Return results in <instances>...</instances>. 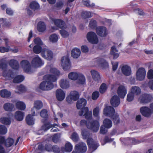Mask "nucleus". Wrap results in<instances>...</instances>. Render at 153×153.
Returning a JSON list of instances; mask_svg holds the SVG:
<instances>
[{"instance_id":"1","label":"nucleus","mask_w":153,"mask_h":153,"mask_svg":"<svg viewBox=\"0 0 153 153\" xmlns=\"http://www.w3.org/2000/svg\"><path fill=\"white\" fill-rule=\"evenodd\" d=\"M44 78L45 81L42 82L40 84L39 88L42 90H50L53 88L54 85L53 82L57 80L56 76L52 74L45 75Z\"/></svg>"},{"instance_id":"2","label":"nucleus","mask_w":153,"mask_h":153,"mask_svg":"<svg viewBox=\"0 0 153 153\" xmlns=\"http://www.w3.org/2000/svg\"><path fill=\"white\" fill-rule=\"evenodd\" d=\"M87 103L86 100L83 98H80L77 102L76 106L78 109H82L79 113L80 116H85L86 119H89L92 117L91 112H88V108L85 106Z\"/></svg>"},{"instance_id":"3","label":"nucleus","mask_w":153,"mask_h":153,"mask_svg":"<svg viewBox=\"0 0 153 153\" xmlns=\"http://www.w3.org/2000/svg\"><path fill=\"white\" fill-rule=\"evenodd\" d=\"M92 117L89 119H87L88 120L87 122L84 120H81L80 124L82 126L86 125L88 128L91 129L94 132H97L99 129V123L97 121L92 120Z\"/></svg>"},{"instance_id":"4","label":"nucleus","mask_w":153,"mask_h":153,"mask_svg":"<svg viewBox=\"0 0 153 153\" xmlns=\"http://www.w3.org/2000/svg\"><path fill=\"white\" fill-rule=\"evenodd\" d=\"M103 114L105 116L111 117L114 120L115 123L117 124L120 120L118 115L115 114L114 109L111 106H106L103 110Z\"/></svg>"},{"instance_id":"5","label":"nucleus","mask_w":153,"mask_h":153,"mask_svg":"<svg viewBox=\"0 0 153 153\" xmlns=\"http://www.w3.org/2000/svg\"><path fill=\"white\" fill-rule=\"evenodd\" d=\"M68 78L72 80L77 79L79 84L83 85L85 83V76L82 74H78L75 72H71L68 75Z\"/></svg>"},{"instance_id":"6","label":"nucleus","mask_w":153,"mask_h":153,"mask_svg":"<svg viewBox=\"0 0 153 153\" xmlns=\"http://www.w3.org/2000/svg\"><path fill=\"white\" fill-rule=\"evenodd\" d=\"M61 65L63 70L65 71H69L71 67V63L68 56L62 57L61 60Z\"/></svg>"},{"instance_id":"7","label":"nucleus","mask_w":153,"mask_h":153,"mask_svg":"<svg viewBox=\"0 0 153 153\" xmlns=\"http://www.w3.org/2000/svg\"><path fill=\"white\" fill-rule=\"evenodd\" d=\"M86 38L88 41L92 44H97L98 42L97 36L93 31L88 32L87 34Z\"/></svg>"},{"instance_id":"8","label":"nucleus","mask_w":153,"mask_h":153,"mask_svg":"<svg viewBox=\"0 0 153 153\" xmlns=\"http://www.w3.org/2000/svg\"><path fill=\"white\" fill-rule=\"evenodd\" d=\"M95 64L100 66L103 69L108 67V63L104 59L101 57H98L94 59Z\"/></svg>"},{"instance_id":"9","label":"nucleus","mask_w":153,"mask_h":153,"mask_svg":"<svg viewBox=\"0 0 153 153\" xmlns=\"http://www.w3.org/2000/svg\"><path fill=\"white\" fill-rule=\"evenodd\" d=\"M41 54L43 58L49 60H51L53 58V54L52 52L48 49H43Z\"/></svg>"},{"instance_id":"10","label":"nucleus","mask_w":153,"mask_h":153,"mask_svg":"<svg viewBox=\"0 0 153 153\" xmlns=\"http://www.w3.org/2000/svg\"><path fill=\"white\" fill-rule=\"evenodd\" d=\"M96 31L99 36L102 37H105L107 34L106 28L104 26H99L96 28Z\"/></svg>"},{"instance_id":"11","label":"nucleus","mask_w":153,"mask_h":153,"mask_svg":"<svg viewBox=\"0 0 153 153\" xmlns=\"http://www.w3.org/2000/svg\"><path fill=\"white\" fill-rule=\"evenodd\" d=\"M146 74L145 69L143 68H139L136 73V77L138 80L142 81L145 78Z\"/></svg>"},{"instance_id":"12","label":"nucleus","mask_w":153,"mask_h":153,"mask_svg":"<svg viewBox=\"0 0 153 153\" xmlns=\"http://www.w3.org/2000/svg\"><path fill=\"white\" fill-rule=\"evenodd\" d=\"M31 64L33 66L38 68L42 66L44 64V63L39 56L36 55L33 59L31 61Z\"/></svg>"},{"instance_id":"13","label":"nucleus","mask_w":153,"mask_h":153,"mask_svg":"<svg viewBox=\"0 0 153 153\" xmlns=\"http://www.w3.org/2000/svg\"><path fill=\"white\" fill-rule=\"evenodd\" d=\"M75 149L77 152L84 153L86 152L87 148L85 143L80 142L75 146Z\"/></svg>"},{"instance_id":"14","label":"nucleus","mask_w":153,"mask_h":153,"mask_svg":"<svg viewBox=\"0 0 153 153\" xmlns=\"http://www.w3.org/2000/svg\"><path fill=\"white\" fill-rule=\"evenodd\" d=\"M52 21L57 27L61 29H65V22L62 20L60 19H52Z\"/></svg>"},{"instance_id":"15","label":"nucleus","mask_w":153,"mask_h":153,"mask_svg":"<svg viewBox=\"0 0 153 153\" xmlns=\"http://www.w3.org/2000/svg\"><path fill=\"white\" fill-rule=\"evenodd\" d=\"M21 65L25 72L28 73L31 71V66L28 61L26 60H23L21 62Z\"/></svg>"},{"instance_id":"16","label":"nucleus","mask_w":153,"mask_h":153,"mask_svg":"<svg viewBox=\"0 0 153 153\" xmlns=\"http://www.w3.org/2000/svg\"><path fill=\"white\" fill-rule=\"evenodd\" d=\"M87 141L89 147L94 151L96 150L99 146L97 142L94 141L92 138H88Z\"/></svg>"},{"instance_id":"17","label":"nucleus","mask_w":153,"mask_h":153,"mask_svg":"<svg viewBox=\"0 0 153 153\" xmlns=\"http://www.w3.org/2000/svg\"><path fill=\"white\" fill-rule=\"evenodd\" d=\"M141 92L140 88L137 86H132L131 89V91L127 94V96H134L139 94Z\"/></svg>"},{"instance_id":"18","label":"nucleus","mask_w":153,"mask_h":153,"mask_svg":"<svg viewBox=\"0 0 153 153\" xmlns=\"http://www.w3.org/2000/svg\"><path fill=\"white\" fill-rule=\"evenodd\" d=\"M140 112L143 115L146 117H149L152 114L150 108L147 107H141Z\"/></svg>"},{"instance_id":"19","label":"nucleus","mask_w":153,"mask_h":153,"mask_svg":"<svg viewBox=\"0 0 153 153\" xmlns=\"http://www.w3.org/2000/svg\"><path fill=\"white\" fill-rule=\"evenodd\" d=\"M127 89L125 86L120 85L117 89L118 96H126L127 93Z\"/></svg>"},{"instance_id":"20","label":"nucleus","mask_w":153,"mask_h":153,"mask_svg":"<svg viewBox=\"0 0 153 153\" xmlns=\"http://www.w3.org/2000/svg\"><path fill=\"white\" fill-rule=\"evenodd\" d=\"M110 103L113 107H117L120 103V100L119 96H113L111 100Z\"/></svg>"},{"instance_id":"21","label":"nucleus","mask_w":153,"mask_h":153,"mask_svg":"<svg viewBox=\"0 0 153 153\" xmlns=\"http://www.w3.org/2000/svg\"><path fill=\"white\" fill-rule=\"evenodd\" d=\"M2 76L8 79H11L13 78V73L12 70L9 69L8 71L4 70L2 72Z\"/></svg>"},{"instance_id":"22","label":"nucleus","mask_w":153,"mask_h":153,"mask_svg":"<svg viewBox=\"0 0 153 153\" xmlns=\"http://www.w3.org/2000/svg\"><path fill=\"white\" fill-rule=\"evenodd\" d=\"M9 64L11 68L15 70H18L19 68V64L18 62L16 60L14 59L10 60Z\"/></svg>"},{"instance_id":"23","label":"nucleus","mask_w":153,"mask_h":153,"mask_svg":"<svg viewBox=\"0 0 153 153\" xmlns=\"http://www.w3.org/2000/svg\"><path fill=\"white\" fill-rule=\"evenodd\" d=\"M122 71L125 75L128 76L130 75L131 73V68L127 65L123 66L122 68Z\"/></svg>"},{"instance_id":"24","label":"nucleus","mask_w":153,"mask_h":153,"mask_svg":"<svg viewBox=\"0 0 153 153\" xmlns=\"http://www.w3.org/2000/svg\"><path fill=\"white\" fill-rule=\"evenodd\" d=\"M91 73L93 79L95 81H98L100 79L99 72L95 70H92L91 71Z\"/></svg>"},{"instance_id":"25","label":"nucleus","mask_w":153,"mask_h":153,"mask_svg":"<svg viewBox=\"0 0 153 153\" xmlns=\"http://www.w3.org/2000/svg\"><path fill=\"white\" fill-rule=\"evenodd\" d=\"M81 53L79 49L76 48L73 49L71 51V56L74 58H77L80 56Z\"/></svg>"},{"instance_id":"26","label":"nucleus","mask_w":153,"mask_h":153,"mask_svg":"<svg viewBox=\"0 0 153 153\" xmlns=\"http://www.w3.org/2000/svg\"><path fill=\"white\" fill-rule=\"evenodd\" d=\"M46 25L44 22L40 21L38 23L37 29L39 32H43L46 30Z\"/></svg>"},{"instance_id":"27","label":"nucleus","mask_w":153,"mask_h":153,"mask_svg":"<svg viewBox=\"0 0 153 153\" xmlns=\"http://www.w3.org/2000/svg\"><path fill=\"white\" fill-rule=\"evenodd\" d=\"M139 99L141 103H145L150 102L152 97V96H140Z\"/></svg>"},{"instance_id":"28","label":"nucleus","mask_w":153,"mask_h":153,"mask_svg":"<svg viewBox=\"0 0 153 153\" xmlns=\"http://www.w3.org/2000/svg\"><path fill=\"white\" fill-rule=\"evenodd\" d=\"M59 84L60 87L63 89H66L69 86V82L66 79H61Z\"/></svg>"},{"instance_id":"29","label":"nucleus","mask_w":153,"mask_h":153,"mask_svg":"<svg viewBox=\"0 0 153 153\" xmlns=\"http://www.w3.org/2000/svg\"><path fill=\"white\" fill-rule=\"evenodd\" d=\"M118 52L115 47L114 46H113L111 47L110 54L111 55H113V59H117L119 56V54L118 53H116V52Z\"/></svg>"},{"instance_id":"30","label":"nucleus","mask_w":153,"mask_h":153,"mask_svg":"<svg viewBox=\"0 0 153 153\" xmlns=\"http://www.w3.org/2000/svg\"><path fill=\"white\" fill-rule=\"evenodd\" d=\"M25 79V77L22 75H18L14 77L13 79V82L15 83H18L22 82Z\"/></svg>"},{"instance_id":"31","label":"nucleus","mask_w":153,"mask_h":153,"mask_svg":"<svg viewBox=\"0 0 153 153\" xmlns=\"http://www.w3.org/2000/svg\"><path fill=\"white\" fill-rule=\"evenodd\" d=\"M35 119L31 114L28 115L26 118V121L29 125H32L34 124Z\"/></svg>"},{"instance_id":"32","label":"nucleus","mask_w":153,"mask_h":153,"mask_svg":"<svg viewBox=\"0 0 153 153\" xmlns=\"http://www.w3.org/2000/svg\"><path fill=\"white\" fill-rule=\"evenodd\" d=\"M14 143V140L11 138H8L5 139L4 144L7 147H10Z\"/></svg>"},{"instance_id":"33","label":"nucleus","mask_w":153,"mask_h":153,"mask_svg":"<svg viewBox=\"0 0 153 153\" xmlns=\"http://www.w3.org/2000/svg\"><path fill=\"white\" fill-rule=\"evenodd\" d=\"M24 116V113L19 111H17L15 115L16 119L18 121L22 120L23 119Z\"/></svg>"},{"instance_id":"34","label":"nucleus","mask_w":153,"mask_h":153,"mask_svg":"<svg viewBox=\"0 0 153 153\" xmlns=\"http://www.w3.org/2000/svg\"><path fill=\"white\" fill-rule=\"evenodd\" d=\"M6 18H1L0 19V24H2L4 27L9 28L11 26V23L10 22L7 21Z\"/></svg>"},{"instance_id":"35","label":"nucleus","mask_w":153,"mask_h":153,"mask_svg":"<svg viewBox=\"0 0 153 153\" xmlns=\"http://www.w3.org/2000/svg\"><path fill=\"white\" fill-rule=\"evenodd\" d=\"M52 127V125L49 123H45L44 125L42 126L41 129L39 130V133L40 132H41L42 130L45 131L51 128Z\"/></svg>"},{"instance_id":"36","label":"nucleus","mask_w":153,"mask_h":153,"mask_svg":"<svg viewBox=\"0 0 153 153\" xmlns=\"http://www.w3.org/2000/svg\"><path fill=\"white\" fill-rule=\"evenodd\" d=\"M5 139L4 137L0 136V153L5 152V149L2 144L4 143Z\"/></svg>"},{"instance_id":"37","label":"nucleus","mask_w":153,"mask_h":153,"mask_svg":"<svg viewBox=\"0 0 153 153\" xmlns=\"http://www.w3.org/2000/svg\"><path fill=\"white\" fill-rule=\"evenodd\" d=\"M73 149V146L69 142H67L65 144L64 150H63L62 148V150L63 151L65 152H70Z\"/></svg>"},{"instance_id":"38","label":"nucleus","mask_w":153,"mask_h":153,"mask_svg":"<svg viewBox=\"0 0 153 153\" xmlns=\"http://www.w3.org/2000/svg\"><path fill=\"white\" fill-rule=\"evenodd\" d=\"M16 108L21 110H24L26 108V105L23 102L18 101L16 103Z\"/></svg>"},{"instance_id":"39","label":"nucleus","mask_w":153,"mask_h":153,"mask_svg":"<svg viewBox=\"0 0 153 153\" xmlns=\"http://www.w3.org/2000/svg\"><path fill=\"white\" fill-rule=\"evenodd\" d=\"M14 107V105L10 103H5L3 106L4 109L6 111H11Z\"/></svg>"},{"instance_id":"40","label":"nucleus","mask_w":153,"mask_h":153,"mask_svg":"<svg viewBox=\"0 0 153 153\" xmlns=\"http://www.w3.org/2000/svg\"><path fill=\"white\" fill-rule=\"evenodd\" d=\"M103 125L107 128H110L112 126L111 121L108 119H105L103 121Z\"/></svg>"},{"instance_id":"41","label":"nucleus","mask_w":153,"mask_h":153,"mask_svg":"<svg viewBox=\"0 0 153 153\" xmlns=\"http://www.w3.org/2000/svg\"><path fill=\"white\" fill-rule=\"evenodd\" d=\"M30 7L31 9L35 10L39 8V5L36 2L33 1L30 4Z\"/></svg>"},{"instance_id":"42","label":"nucleus","mask_w":153,"mask_h":153,"mask_svg":"<svg viewBox=\"0 0 153 153\" xmlns=\"http://www.w3.org/2000/svg\"><path fill=\"white\" fill-rule=\"evenodd\" d=\"M49 39L50 42L53 43H55L57 42L58 37L57 35L56 34H53L49 36Z\"/></svg>"},{"instance_id":"43","label":"nucleus","mask_w":153,"mask_h":153,"mask_svg":"<svg viewBox=\"0 0 153 153\" xmlns=\"http://www.w3.org/2000/svg\"><path fill=\"white\" fill-rule=\"evenodd\" d=\"M79 96H67L66 98L67 102L68 103H71L74 101L76 100L79 97Z\"/></svg>"},{"instance_id":"44","label":"nucleus","mask_w":153,"mask_h":153,"mask_svg":"<svg viewBox=\"0 0 153 153\" xmlns=\"http://www.w3.org/2000/svg\"><path fill=\"white\" fill-rule=\"evenodd\" d=\"M33 52L36 54H39L42 52V50L41 46L39 45H35L33 48Z\"/></svg>"},{"instance_id":"45","label":"nucleus","mask_w":153,"mask_h":153,"mask_svg":"<svg viewBox=\"0 0 153 153\" xmlns=\"http://www.w3.org/2000/svg\"><path fill=\"white\" fill-rule=\"evenodd\" d=\"M106 85L105 83H102L100 86L99 88V91L101 94L104 93L107 89Z\"/></svg>"},{"instance_id":"46","label":"nucleus","mask_w":153,"mask_h":153,"mask_svg":"<svg viewBox=\"0 0 153 153\" xmlns=\"http://www.w3.org/2000/svg\"><path fill=\"white\" fill-rule=\"evenodd\" d=\"M0 122L6 125H9L10 124L11 121L9 118L3 117L0 119Z\"/></svg>"},{"instance_id":"47","label":"nucleus","mask_w":153,"mask_h":153,"mask_svg":"<svg viewBox=\"0 0 153 153\" xmlns=\"http://www.w3.org/2000/svg\"><path fill=\"white\" fill-rule=\"evenodd\" d=\"M97 22L96 20L91 19L90 21L89 25V27L91 29H96L97 27Z\"/></svg>"},{"instance_id":"48","label":"nucleus","mask_w":153,"mask_h":153,"mask_svg":"<svg viewBox=\"0 0 153 153\" xmlns=\"http://www.w3.org/2000/svg\"><path fill=\"white\" fill-rule=\"evenodd\" d=\"M81 16L84 19L91 18L92 17L91 12L88 11L82 12L81 13Z\"/></svg>"},{"instance_id":"49","label":"nucleus","mask_w":153,"mask_h":153,"mask_svg":"<svg viewBox=\"0 0 153 153\" xmlns=\"http://www.w3.org/2000/svg\"><path fill=\"white\" fill-rule=\"evenodd\" d=\"M100 109L99 107H96L93 110V114L94 117L98 120L100 118L99 116V112Z\"/></svg>"},{"instance_id":"50","label":"nucleus","mask_w":153,"mask_h":153,"mask_svg":"<svg viewBox=\"0 0 153 153\" xmlns=\"http://www.w3.org/2000/svg\"><path fill=\"white\" fill-rule=\"evenodd\" d=\"M11 94L10 92L6 89H2L0 91V96H11Z\"/></svg>"},{"instance_id":"51","label":"nucleus","mask_w":153,"mask_h":153,"mask_svg":"<svg viewBox=\"0 0 153 153\" xmlns=\"http://www.w3.org/2000/svg\"><path fill=\"white\" fill-rule=\"evenodd\" d=\"M43 106V104L40 101H36L34 102V107L37 109H41Z\"/></svg>"},{"instance_id":"52","label":"nucleus","mask_w":153,"mask_h":153,"mask_svg":"<svg viewBox=\"0 0 153 153\" xmlns=\"http://www.w3.org/2000/svg\"><path fill=\"white\" fill-rule=\"evenodd\" d=\"M82 2L83 4L87 7H93L95 6L94 3H93L90 4L89 0H82Z\"/></svg>"},{"instance_id":"53","label":"nucleus","mask_w":153,"mask_h":153,"mask_svg":"<svg viewBox=\"0 0 153 153\" xmlns=\"http://www.w3.org/2000/svg\"><path fill=\"white\" fill-rule=\"evenodd\" d=\"M7 132V129L4 126L0 125V134H4Z\"/></svg>"},{"instance_id":"54","label":"nucleus","mask_w":153,"mask_h":153,"mask_svg":"<svg viewBox=\"0 0 153 153\" xmlns=\"http://www.w3.org/2000/svg\"><path fill=\"white\" fill-rule=\"evenodd\" d=\"M50 72L55 75L59 76L60 74L59 71L55 68H51L50 70Z\"/></svg>"},{"instance_id":"55","label":"nucleus","mask_w":153,"mask_h":153,"mask_svg":"<svg viewBox=\"0 0 153 153\" xmlns=\"http://www.w3.org/2000/svg\"><path fill=\"white\" fill-rule=\"evenodd\" d=\"M59 32L62 36L63 38H66L69 36V33L68 32L64 30H60Z\"/></svg>"},{"instance_id":"56","label":"nucleus","mask_w":153,"mask_h":153,"mask_svg":"<svg viewBox=\"0 0 153 153\" xmlns=\"http://www.w3.org/2000/svg\"><path fill=\"white\" fill-rule=\"evenodd\" d=\"M34 42L36 45H39L41 46L43 45V42L41 39L39 38H36L34 40Z\"/></svg>"},{"instance_id":"57","label":"nucleus","mask_w":153,"mask_h":153,"mask_svg":"<svg viewBox=\"0 0 153 153\" xmlns=\"http://www.w3.org/2000/svg\"><path fill=\"white\" fill-rule=\"evenodd\" d=\"M56 96H65V93L62 89H58L56 92Z\"/></svg>"},{"instance_id":"58","label":"nucleus","mask_w":153,"mask_h":153,"mask_svg":"<svg viewBox=\"0 0 153 153\" xmlns=\"http://www.w3.org/2000/svg\"><path fill=\"white\" fill-rule=\"evenodd\" d=\"M60 136V134L59 133H57L54 134L52 137L53 141L55 143H57L59 140Z\"/></svg>"},{"instance_id":"59","label":"nucleus","mask_w":153,"mask_h":153,"mask_svg":"<svg viewBox=\"0 0 153 153\" xmlns=\"http://www.w3.org/2000/svg\"><path fill=\"white\" fill-rule=\"evenodd\" d=\"M82 134L83 138L84 139L88 138L89 135V132L85 130H83L82 131Z\"/></svg>"},{"instance_id":"60","label":"nucleus","mask_w":153,"mask_h":153,"mask_svg":"<svg viewBox=\"0 0 153 153\" xmlns=\"http://www.w3.org/2000/svg\"><path fill=\"white\" fill-rule=\"evenodd\" d=\"M71 138L74 141H77L79 139V136L76 132L73 133L71 137Z\"/></svg>"},{"instance_id":"61","label":"nucleus","mask_w":153,"mask_h":153,"mask_svg":"<svg viewBox=\"0 0 153 153\" xmlns=\"http://www.w3.org/2000/svg\"><path fill=\"white\" fill-rule=\"evenodd\" d=\"M40 114L41 116L42 117H47L48 115L47 110L45 109L42 110L40 112Z\"/></svg>"},{"instance_id":"62","label":"nucleus","mask_w":153,"mask_h":153,"mask_svg":"<svg viewBox=\"0 0 153 153\" xmlns=\"http://www.w3.org/2000/svg\"><path fill=\"white\" fill-rule=\"evenodd\" d=\"M147 77L149 79H153V70L150 69L148 71L147 73Z\"/></svg>"},{"instance_id":"63","label":"nucleus","mask_w":153,"mask_h":153,"mask_svg":"<svg viewBox=\"0 0 153 153\" xmlns=\"http://www.w3.org/2000/svg\"><path fill=\"white\" fill-rule=\"evenodd\" d=\"M7 64L4 62H1L0 63V68L3 71L5 70L7 68Z\"/></svg>"},{"instance_id":"64","label":"nucleus","mask_w":153,"mask_h":153,"mask_svg":"<svg viewBox=\"0 0 153 153\" xmlns=\"http://www.w3.org/2000/svg\"><path fill=\"white\" fill-rule=\"evenodd\" d=\"M18 90L21 92H25L26 89L25 87L22 85L21 84L17 87Z\"/></svg>"}]
</instances>
